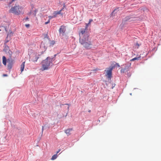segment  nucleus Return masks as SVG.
<instances>
[{"instance_id":"nucleus-1","label":"nucleus","mask_w":161,"mask_h":161,"mask_svg":"<svg viewBox=\"0 0 161 161\" xmlns=\"http://www.w3.org/2000/svg\"><path fill=\"white\" fill-rule=\"evenodd\" d=\"M92 21V19H90L89 23L88 24H86L85 28L81 29L79 33V42L86 49H90L92 48L93 46L91 41V39L86 31L88 25H90L91 22Z\"/></svg>"},{"instance_id":"nucleus-2","label":"nucleus","mask_w":161,"mask_h":161,"mask_svg":"<svg viewBox=\"0 0 161 161\" xmlns=\"http://www.w3.org/2000/svg\"><path fill=\"white\" fill-rule=\"evenodd\" d=\"M52 59L47 57L46 59L42 61V67L41 69L44 70L48 69L51 63Z\"/></svg>"},{"instance_id":"nucleus-3","label":"nucleus","mask_w":161,"mask_h":161,"mask_svg":"<svg viewBox=\"0 0 161 161\" xmlns=\"http://www.w3.org/2000/svg\"><path fill=\"white\" fill-rule=\"evenodd\" d=\"M22 9V8L19 6H15L12 7L9 10V12L16 15H19L20 14Z\"/></svg>"},{"instance_id":"nucleus-4","label":"nucleus","mask_w":161,"mask_h":161,"mask_svg":"<svg viewBox=\"0 0 161 161\" xmlns=\"http://www.w3.org/2000/svg\"><path fill=\"white\" fill-rule=\"evenodd\" d=\"M114 68V66H110L105 70L104 71L106 72L105 75L108 79H111L112 77V71Z\"/></svg>"},{"instance_id":"nucleus-5","label":"nucleus","mask_w":161,"mask_h":161,"mask_svg":"<svg viewBox=\"0 0 161 161\" xmlns=\"http://www.w3.org/2000/svg\"><path fill=\"white\" fill-rule=\"evenodd\" d=\"M65 27L64 26H61L59 29V31L60 34H62L63 35H64L65 31Z\"/></svg>"},{"instance_id":"nucleus-6","label":"nucleus","mask_w":161,"mask_h":161,"mask_svg":"<svg viewBox=\"0 0 161 161\" xmlns=\"http://www.w3.org/2000/svg\"><path fill=\"white\" fill-rule=\"evenodd\" d=\"M33 58L31 60L33 62H36L39 58V57L37 54H34L33 56Z\"/></svg>"},{"instance_id":"nucleus-7","label":"nucleus","mask_w":161,"mask_h":161,"mask_svg":"<svg viewBox=\"0 0 161 161\" xmlns=\"http://www.w3.org/2000/svg\"><path fill=\"white\" fill-rule=\"evenodd\" d=\"M25 61L23 62L20 66V70H21V72H22V71L24 70V69L25 68Z\"/></svg>"},{"instance_id":"nucleus-8","label":"nucleus","mask_w":161,"mask_h":161,"mask_svg":"<svg viewBox=\"0 0 161 161\" xmlns=\"http://www.w3.org/2000/svg\"><path fill=\"white\" fill-rule=\"evenodd\" d=\"M71 130L72 129H68L66 130L65 132L68 136H69L71 134L70 132Z\"/></svg>"},{"instance_id":"nucleus-9","label":"nucleus","mask_w":161,"mask_h":161,"mask_svg":"<svg viewBox=\"0 0 161 161\" xmlns=\"http://www.w3.org/2000/svg\"><path fill=\"white\" fill-rule=\"evenodd\" d=\"M56 17V15H53V16H48V18H49V19L48 20V21L47 22H46L45 23V24L46 25L48 23L50 22V20L53 18H54Z\"/></svg>"},{"instance_id":"nucleus-10","label":"nucleus","mask_w":161,"mask_h":161,"mask_svg":"<svg viewBox=\"0 0 161 161\" xmlns=\"http://www.w3.org/2000/svg\"><path fill=\"white\" fill-rule=\"evenodd\" d=\"M3 63L4 65H6V58L4 56L3 57Z\"/></svg>"},{"instance_id":"nucleus-11","label":"nucleus","mask_w":161,"mask_h":161,"mask_svg":"<svg viewBox=\"0 0 161 161\" xmlns=\"http://www.w3.org/2000/svg\"><path fill=\"white\" fill-rule=\"evenodd\" d=\"M57 157H58V155L57 154H54V155H53L52 156V158H51V160H54L57 158Z\"/></svg>"},{"instance_id":"nucleus-12","label":"nucleus","mask_w":161,"mask_h":161,"mask_svg":"<svg viewBox=\"0 0 161 161\" xmlns=\"http://www.w3.org/2000/svg\"><path fill=\"white\" fill-rule=\"evenodd\" d=\"M12 65L11 64H8V69H10L12 68Z\"/></svg>"},{"instance_id":"nucleus-13","label":"nucleus","mask_w":161,"mask_h":161,"mask_svg":"<svg viewBox=\"0 0 161 161\" xmlns=\"http://www.w3.org/2000/svg\"><path fill=\"white\" fill-rule=\"evenodd\" d=\"M140 58L139 57H135L130 60L131 61H134L136 60H138Z\"/></svg>"},{"instance_id":"nucleus-14","label":"nucleus","mask_w":161,"mask_h":161,"mask_svg":"<svg viewBox=\"0 0 161 161\" xmlns=\"http://www.w3.org/2000/svg\"><path fill=\"white\" fill-rule=\"evenodd\" d=\"M55 43V42L54 41H52L50 43V46H53Z\"/></svg>"},{"instance_id":"nucleus-15","label":"nucleus","mask_w":161,"mask_h":161,"mask_svg":"<svg viewBox=\"0 0 161 161\" xmlns=\"http://www.w3.org/2000/svg\"><path fill=\"white\" fill-rule=\"evenodd\" d=\"M62 10H61L60 11L57 12L56 13V14H61V12Z\"/></svg>"},{"instance_id":"nucleus-16","label":"nucleus","mask_w":161,"mask_h":161,"mask_svg":"<svg viewBox=\"0 0 161 161\" xmlns=\"http://www.w3.org/2000/svg\"><path fill=\"white\" fill-rule=\"evenodd\" d=\"M115 66H117L118 67H120V66L119 65V64L118 63H116V64H115L114 67Z\"/></svg>"},{"instance_id":"nucleus-17","label":"nucleus","mask_w":161,"mask_h":161,"mask_svg":"<svg viewBox=\"0 0 161 161\" xmlns=\"http://www.w3.org/2000/svg\"><path fill=\"white\" fill-rule=\"evenodd\" d=\"M99 70V69L97 68V69H93L92 70V71H97L98 70Z\"/></svg>"},{"instance_id":"nucleus-18","label":"nucleus","mask_w":161,"mask_h":161,"mask_svg":"<svg viewBox=\"0 0 161 161\" xmlns=\"http://www.w3.org/2000/svg\"><path fill=\"white\" fill-rule=\"evenodd\" d=\"M25 26L27 28H29L30 27V25L29 24H26V25H25Z\"/></svg>"},{"instance_id":"nucleus-19","label":"nucleus","mask_w":161,"mask_h":161,"mask_svg":"<svg viewBox=\"0 0 161 161\" xmlns=\"http://www.w3.org/2000/svg\"><path fill=\"white\" fill-rule=\"evenodd\" d=\"M60 151V149H59L58 150L56 154H57Z\"/></svg>"},{"instance_id":"nucleus-20","label":"nucleus","mask_w":161,"mask_h":161,"mask_svg":"<svg viewBox=\"0 0 161 161\" xmlns=\"http://www.w3.org/2000/svg\"><path fill=\"white\" fill-rule=\"evenodd\" d=\"M66 104V105H68V107H67V109H69V105L68 104Z\"/></svg>"},{"instance_id":"nucleus-21","label":"nucleus","mask_w":161,"mask_h":161,"mask_svg":"<svg viewBox=\"0 0 161 161\" xmlns=\"http://www.w3.org/2000/svg\"><path fill=\"white\" fill-rule=\"evenodd\" d=\"M43 126H42V133L43 132Z\"/></svg>"},{"instance_id":"nucleus-22","label":"nucleus","mask_w":161,"mask_h":161,"mask_svg":"<svg viewBox=\"0 0 161 161\" xmlns=\"http://www.w3.org/2000/svg\"><path fill=\"white\" fill-rule=\"evenodd\" d=\"M28 19V18L27 17L25 19L26 20H27Z\"/></svg>"},{"instance_id":"nucleus-23","label":"nucleus","mask_w":161,"mask_h":161,"mask_svg":"<svg viewBox=\"0 0 161 161\" xmlns=\"http://www.w3.org/2000/svg\"><path fill=\"white\" fill-rule=\"evenodd\" d=\"M4 76H7V75L6 74H4L3 75Z\"/></svg>"},{"instance_id":"nucleus-24","label":"nucleus","mask_w":161,"mask_h":161,"mask_svg":"<svg viewBox=\"0 0 161 161\" xmlns=\"http://www.w3.org/2000/svg\"><path fill=\"white\" fill-rule=\"evenodd\" d=\"M13 34L12 32L10 33V34Z\"/></svg>"},{"instance_id":"nucleus-25","label":"nucleus","mask_w":161,"mask_h":161,"mask_svg":"<svg viewBox=\"0 0 161 161\" xmlns=\"http://www.w3.org/2000/svg\"><path fill=\"white\" fill-rule=\"evenodd\" d=\"M137 45H138V47L139 46V45L138 43H137Z\"/></svg>"},{"instance_id":"nucleus-26","label":"nucleus","mask_w":161,"mask_h":161,"mask_svg":"<svg viewBox=\"0 0 161 161\" xmlns=\"http://www.w3.org/2000/svg\"><path fill=\"white\" fill-rule=\"evenodd\" d=\"M8 42V41H6V43H7Z\"/></svg>"},{"instance_id":"nucleus-27","label":"nucleus","mask_w":161,"mask_h":161,"mask_svg":"<svg viewBox=\"0 0 161 161\" xmlns=\"http://www.w3.org/2000/svg\"><path fill=\"white\" fill-rule=\"evenodd\" d=\"M88 112H91V110H89V111H88Z\"/></svg>"},{"instance_id":"nucleus-28","label":"nucleus","mask_w":161,"mask_h":161,"mask_svg":"<svg viewBox=\"0 0 161 161\" xmlns=\"http://www.w3.org/2000/svg\"><path fill=\"white\" fill-rule=\"evenodd\" d=\"M8 34L7 35V38L8 37Z\"/></svg>"},{"instance_id":"nucleus-29","label":"nucleus","mask_w":161,"mask_h":161,"mask_svg":"<svg viewBox=\"0 0 161 161\" xmlns=\"http://www.w3.org/2000/svg\"><path fill=\"white\" fill-rule=\"evenodd\" d=\"M1 31V30H0V31Z\"/></svg>"}]
</instances>
